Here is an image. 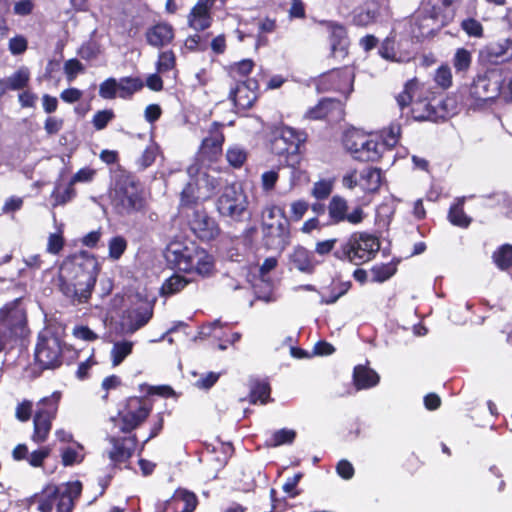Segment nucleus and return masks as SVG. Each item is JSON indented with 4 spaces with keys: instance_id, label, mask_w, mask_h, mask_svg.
<instances>
[{
    "instance_id": "obj_1",
    "label": "nucleus",
    "mask_w": 512,
    "mask_h": 512,
    "mask_svg": "<svg viewBox=\"0 0 512 512\" xmlns=\"http://www.w3.org/2000/svg\"><path fill=\"white\" fill-rule=\"evenodd\" d=\"M97 259L87 253L66 259L59 269L58 287L73 304L89 300L99 274Z\"/></svg>"
},
{
    "instance_id": "obj_2",
    "label": "nucleus",
    "mask_w": 512,
    "mask_h": 512,
    "mask_svg": "<svg viewBox=\"0 0 512 512\" xmlns=\"http://www.w3.org/2000/svg\"><path fill=\"white\" fill-rule=\"evenodd\" d=\"M164 257L170 268L188 274L207 277L214 270L212 255L193 242H171L165 249Z\"/></svg>"
},
{
    "instance_id": "obj_3",
    "label": "nucleus",
    "mask_w": 512,
    "mask_h": 512,
    "mask_svg": "<svg viewBox=\"0 0 512 512\" xmlns=\"http://www.w3.org/2000/svg\"><path fill=\"white\" fill-rule=\"evenodd\" d=\"M427 89L416 78L409 80L397 97L401 110L411 105V115L417 121H437L444 114L436 108L427 96Z\"/></svg>"
},
{
    "instance_id": "obj_4",
    "label": "nucleus",
    "mask_w": 512,
    "mask_h": 512,
    "mask_svg": "<svg viewBox=\"0 0 512 512\" xmlns=\"http://www.w3.org/2000/svg\"><path fill=\"white\" fill-rule=\"evenodd\" d=\"M82 484L79 481L68 482L60 486L49 485L36 496L40 512H72L75 501L80 497Z\"/></svg>"
},
{
    "instance_id": "obj_5",
    "label": "nucleus",
    "mask_w": 512,
    "mask_h": 512,
    "mask_svg": "<svg viewBox=\"0 0 512 512\" xmlns=\"http://www.w3.org/2000/svg\"><path fill=\"white\" fill-rule=\"evenodd\" d=\"M112 203L120 215H131L143 211L146 200L140 183L130 175L121 176L116 181Z\"/></svg>"
},
{
    "instance_id": "obj_6",
    "label": "nucleus",
    "mask_w": 512,
    "mask_h": 512,
    "mask_svg": "<svg viewBox=\"0 0 512 512\" xmlns=\"http://www.w3.org/2000/svg\"><path fill=\"white\" fill-rule=\"evenodd\" d=\"M380 249L379 240L367 233H353L345 243L334 251L339 260L361 265L372 260Z\"/></svg>"
},
{
    "instance_id": "obj_7",
    "label": "nucleus",
    "mask_w": 512,
    "mask_h": 512,
    "mask_svg": "<svg viewBox=\"0 0 512 512\" xmlns=\"http://www.w3.org/2000/svg\"><path fill=\"white\" fill-rule=\"evenodd\" d=\"M218 213L232 222H243L249 219L248 198L241 188L226 187L217 199Z\"/></svg>"
},
{
    "instance_id": "obj_8",
    "label": "nucleus",
    "mask_w": 512,
    "mask_h": 512,
    "mask_svg": "<svg viewBox=\"0 0 512 512\" xmlns=\"http://www.w3.org/2000/svg\"><path fill=\"white\" fill-rule=\"evenodd\" d=\"M151 407L147 400L139 397H132L127 400L124 410L118 413L117 417L111 418L114 427L122 433H130L139 427L150 414Z\"/></svg>"
},
{
    "instance_id": "obj_9",
    "label": "nucleus",
    "mask_w": 512,
    "mask_h": 512,
    "mask_svg": "<svg viewBox=\"0 0 512 512\" xmlns=\"http://www.w3.org/2000/svg\"><path fill=\"white\" fill-rule=\"evenodd\" d=\"M60 393L54 392L51 396L45 397L38 402L37 411L34 416V432L32 440L36 443L46 441L51 430V422L55 417Z\"/></svg>"
},
{
    "instance_id": "obj_10",
    "label": "nucleus",
    "mask_w": 512,
    "mask_h": 512,
    "mask_svg": "<svg viewBox=\"0 0 512 512\" xmlns=\"http://www.w3.org/2000/svg\"><path fill=\"white\" fill-rule=\"evenodd\" d=\"M307 135L303 131L292 127L282 126L276 128L270 139L271 151L279 156L296 155L300 152V147L305 143Z\"/></svg>"
},
{
    "instance_id": "obj_11",
    "label": "nucleus",
    "mask_w": 512,
    "mask_h": 512,
    "mask_svg": "<svg viewBox=\"0 0 512 512\" xmlns=\"http://www.w3.org/2000/svg\"><path fill=\"white\" fill-rule=\"evenodd\" d=\"M35 359L43 369L58 367L62 362L60 339L48 331L41 333L35 348Z\"/></svg>"
},
{
    "instance_id": "obj_12",
    "label": "nucleus",
    "mask_w": 512,
    "mask_h": 512,
    "mask_svg": "<svg viewBox=\"0 0 512 512\" xmlns=\"http://www.w3.org/2000/svg\"><path fill=\"white\" fill-rule=\"evenodd\" d=\"M502 83L503 76L499 70H487L474 79L470 88V95L479 101L494 100L500 96Z\"/></svg>"
},
{
    "instance_id": "obj_13",
    "label": "nucleus",
    "mask_w": 512,
    "mask_h": 512,
    "mask_svg": "<svg viewBox=\"0 0 512 512\" xmlns=\"http://www.w3.org/2000/svg\"><path fill=\"white\" fill-rule=\"evenodd\" d=\"M354 76L351 67L333 69L318 78L316 87L319 92L336 91L347 96L353 90Z\"/></svg>"
},
{
    "instance_id": "obj_14",
    "label": "nucleus",
    "mask_w": 512,
    "mask_h": 512,
    "mask_svg": "<svg viewBox=\"0 0 512 512\" xmlns=\"http://www.w3.org/2000/svg\"><path fill=\"white\" fill-rule=\"evenodd\" d=\"M328 215L331 224H339L348 222L352 225L361 223L365 217V213L361 207H355L349 212V205L345 198L335 195L328 204Z\"/></svg>"
},
{
    "instance_id": "obj_15",
    "label": "nucleus",
    "mask_w": 512,
    "mask_h": 512,
    "mask_svg": "<svg viewBox=\"0 0 512 512\" xmlns=\"http://www.w3.org/2000/svg\"><path fill=\"white\" fill-rule=\"evenodd\" d=\"M26 315L20 307V299L7 304L0 310V328L13 338L22 336L25 329Z\"/></svg>"
},
{
    "instance_id": "obj_16",
    "label": "nucleus",
    "mask_w": 512,
    "mask_h": 512,
    "mask_svg": "<svg viewBox=\"0 0 512 512\" xmlns=\"http://www.w3.org/2000/svg\"><path fill=\"white\" fill-rule=\"evenodd\" d=\"M261 232L263 245L269 250L281 252L289 244L290 232L287 218H280L275 225L262 226Z\"/></svg>"
},
{
    "instance_id": "obj_17",
    "label": "nucleus",
    "mask_w": 512,
    "mask_h": 512,
    "mask_svg": "<svg viewBox=\"0 0 512 512\" xmlns=\"http://www.w3.org/2000/svg\"><path fill=\"white\" fill-rule=\"evenodd\" d=\"M189 225L193 233L201 240L210 241L220 234L216 220L203 209L196 207L189 216Z\"/></svg>"
},
{
    "instance_id": "obj_18",
    "label": "nucleus",
    "mask_w": 512,
    "mask_h": 512,
    "mask_svg": "<svg viewBox=\"0 0 512 512\" xmlns=\"http://www.w3.org/2000/svg\"><path fill=\"white\" fill-rule=\"evenodd\" d=\"M512 58V40L503 39L491 43L479 52V59L483 64L496 65Z\"/></svg>"
},
{
    "instance_id": "obj_19",
    "label": "nucleus",
    "mask_w": 512,
    "mask_h": 512,
    "mask_svg": "<svg viewBox=\"0 0 512 512\" xmlns=\"http://www.w3.org/2000/svg\"><path fill=\"white\" fill-rule=\"evenodd\" d=\"M108 441L112 446L108 451V457L115 464L127 461L132 456L137 444L135 435L125 437L109 436Z\"/></svg>"
},
{
    "instance_id": "obj_20",
    "label": "nucleus",
    "mask_w": 512,
    "mask_h": 512,
    "mask_svg": "<svg viewBox=\"0 0 512 512\" xmlns=\"http://www.w3.org/2000/svg\"><path fill=\"white\" fill-rule=\"evenodd\" d=\"M320 24L325 27L330 35L331 55L334 58H345L348 53L345 27L333 21H321Z\"/></svg>"
},
{
    "instance_id": "obj_21",
    "label": "nucleus",
    "mask_w": 512,
    "mask_h": 512,
    "mask_svg": "<svg viewBox=\"0 0 512 512\" xmlns=\"http://www.w3.org/2000/svg\"><path fill=\"white\" fill-rule=\"evenodd\" d=\"M213 2L211 0H198L188 15V25L196 31L208 29L212 23L210 13Z\"/></svg>"
},
{
    "instance_id": "obj_22",
    "label": "nucleus",
    "mask_w": 512,
    "mask_h": 512,
    "mask_svg": "<svg viewBox=\"0 0 512 512\" xmlns=\"http://www.w3.org/2000/svg\"><path fill=\"white\" fill-rule=\"evenodd\" d=\"M145 36L149 45L155 48H162L173 41L174 29L168 23H157L147 29Z\"/></svg>"
},
{
    "instance_id": "obj_23",
    "label": "nucleus",
    "mask_w": 512,
    "mask_h": 512,
    "mask_svg": "<svg viewBox=\"0 0 512 512\" xmlns=\"http://www.w3.org/2000/svg\"><path fill=\"white\" fill-rule=\"evenodd\" d=\"M223 124L214 122L209 128V135L202 140L201 153L213 158L217 156L221 150L224 142V135L222 133Z\"/></svg>"
},
{
    "instance_id": "obj_24",
    "label": "nucleus",
    "mask_w": 512,
    "mask_h": 512,
    "mask_svg": "<svg viewBox=\"0 0 512 512\" xmlns=\"http://www.w3.org/2000/svg\"><path fill=\"white\" fill-rule=\"evenodd\" d=\"M290 264L298 271L312 274L317 265L312 252L302 246L295 247L289 255Z\"/></svg>"
},
{
    "instance_id": "obj_25",
    "label": "nucleus",
    "mask_w": 512,
    "mask_h": 512,
    "mask_svg": "<svg viewBox=\"0 0 512 512\" xmlns=\"http://www.w3.org/2000/svg\"><path fill=\"white\" fill-rule=\"evenodd\" d=\"M379 380V375L366 366L358 365L354 368L353 381L357 391L374 387Z\"/></svg>"
},
{
    "instance_id": "obj_26",
    "label": "nucleus",
    "mask_w": 512,
    "mask_h": 512,
    "mask_svg": "<svg viewBox=\"0 0 512 512\" xmlns=\"http://www.w3.org/2000/svg\"><path fill=\"white\" fill-rule=\"evenodd\" d=\"M364 142L362 147L357 150L354 158L366 162L377 161L381 157L383 144L370 136H367Z\"/></svg>"
},
{
    "instance_id": "obj_27",
    "label": "nucleus",
    "mask_w": 512,
    "mask_h": 512,
    "mask_svg": "<svg viewBox=\"0 0 512 512\" xmlns=\"http://www.w3.org/2000/svg\"><path fill=\"white\" fill-rule=\"evenodd\" d=\"M381 182V171L377 168L367 167L359 173V187L365 192H376Z\"/></svg>"
},
{
    "instance_id": "obj_28",
    "label": "nucleus",
    "mask_w": 512,
    "mask_h": 512,
    "mask_svg": "<svg viewBox=\"0 0 512 512\" xmlns=\"http://www.w3.org/2000/svg\"><path fill=\"white\" fill-rule=\"evenodd\" d=\"M153 311L151 308H138L130 312L125 324L127 333H134L143 326H145L152 318Z\"/></svg>"
},
{
    "instance_id": "obj_29",
    "label": "nucleus",
    "mask_w": 512,
    "mask_h": 512,
    "mask_svg": "<svg viewBox=\"0 0 512 512\" xmlns=\"http://www.w3.org/2000/svg\"><path fill=\"white\" fill-rule=\"evenodd\" d=\"M171 504L175 509H180V512H193L198 501L194 493L187 490H177L171 499Z\"/></svg>"
},
{
    "instance_id": "obj_30",
    "label": "nucleus",
    "mask_w": 512,
    "mask_h": 512,
    "mask_svg": "<svg viewBox=\"0 0 512 512\" xmlns=\"http://www.w3.org/2000/svg\"><path fill=\"white\" fill-rule=\"evenodd\" d=\"M334 110L341 111V102L332 98H326L319 101L314 108L310 109L308 116L311 119H322L331 114Z\"/></svg>"
},
{
    "instance_id": "obj_31",
    "label": "nucleus",
    "mask_w": 512,
    "mask_h": 512,
    "mask_svg": "<svg viewBox=\"0 0 512 512\" xmlns=\"http://www.w3.org/2000/svg\"><path fill=\"white\" fill-rule=\"evenodd\" d=\"M8 90H22L26 88L30 81V71L27 67H20L9 77L3 79Z\"/></svg>"
},
{
    "instance_id": "obj_32",
    "label": "nucleus",
    "mask_w": 512,
    "mask_h": 512,
    "mask_svg": "<svg viewBox=\"0 0 512 512\" xmlns=\"http://www.w3.org/2000/svg\"><path fill=\"white\" fill-rule=\"evenodd\" d=\"M133 347L134 342L129 340L115 342L110 352L112 365L114 367L120 365L132 353Z\"/></svg>"
},
{
    "instance_id": "obj_33",
    "label": "nucleus",
    "mask_w": 512,
    "mask_h": 512,
    "mask_svg": "<svg viewBox=\"0 0 512 512\" xmlns=\"http://www.w3.org/2000/svg\"><path fill=\"white\" fill-rule=\"evenodd\" d=\"M143 87L139 78L124 77L117 81L118 96L123 99L130 98L135 92Z\"/></svg>"
},
{
    "instance_id": "obj_34",
    "label": "nucleus",
    "mask_w": 512,
    "mask_h": 512,
    "mask_svg": "<svg viewBox=\"0 0 512 512\" xmlns=\"http://www.w3.org/2000/svg\"><path fill=\"white\" fill-rule=\"evenodd\" d=\"M191 279L179 274H174L163 283L161 291L163 295H173L183 290Z\"/></svg>"
},
{
    "instance_id": "obj_35",
    "label": "nucleus",
    "mask_w": 512,
    "mask_h": 512,
    "mask_svg": "<svg viewBox=\"0 0 512 512\" xmlns=\"http://www.w3.org/2000/svg\"><path fill=\"white\" fill-rule=\"evenodd\" d=\"M463 201V199L459 200L450 208L448 218L453 225L466 228L469 226L471 218L463 210Z\"/></svg>"
},
{
    "instance_id": "obj_36",
    "label": "nucleus",
    "mask_w": 512,
    "mask_h": 512,
    "mask_svg": "<svg viewBox=\"0 0 512 512\" xmlns=\"http://www.w3.org/2000/svg\"><path fill=\"white\" fill-rule=\"evenodd\" d=\"M367 136L357 130L347 132L343 139L345 149L355 157L357 150L365 143L364 140Z\"/></svg>"
},
{
    "instance_id": "obj_37",
    "label": "nucleus",
    "mask_w": 512,
    "mask_h": 512,
    "mask_svg": "<svg viewBox=\"0 0 512 512\" xmlns=\"http://www.w3.org/2000/svg\"><path fill=\"white\" fill-rule=\"evenodd\" d=\"M280 218H286L283 208L275 204H267L261 214V227L266 224H274L279 222Z\"/></svg>"
},
{
    "instance_id": "obj_38",
    "label": "nucleus",
    "mask_w": 512,
    "mask_h": 512,
    "mask_svg": "<svg viewBox=\"0 0 512 512\" xmlns=\"http://www.w3.org/2000/svg\"><path fill=\"white\" fill-rule=\"evenodd\" d=\"M493 260L501 270L509 269L512 266V246L505 244L493 254Z\"/></svg>"
},
{
    "instance_id": "obj_39",
    "label": "nucleus",
    "mask_w": 512,
    "mask_h": 512,
    "mask_svg": "<svg viewBox=\"0 0 512 512\" xmlns=\"http://www.w3.org/2000/svg\"><path fill=\"white\" fill-rule=\"evenodd\" d=\"M270 387L266 382H256L250 391V402L255 404L260 401L261 404H266L269 401Z\"/></svg>"
},
{
    "instance_id": "obj_40",
    "label": "nucleus",
    "mask_w": 512,
    "mask_h": 512,
    "mask_svg": "<svg viewBox=\"0 0 512 512\" xmlns=\"http://www.w3.org/2000/svg\"><path fill=\"white\" fill-rule=\"evenodd\" d=\"M73 186L74 185L69 182L67 187L63 190H61L60 187H56L51 194V198L54 200L53 206L64 205L70 202L76 196V191Z\"/></svg>"
},
{
    "instance_id": "obj_41",
    "label": "nucleus",
    "mask_w": 512,
    "mask_h": 512,
    "mask_svg": "<svg viewBox=\"0 0 512 512\" xmlns=\"http://www.w3.org/2000/svg\"><path fill=\"white\" fill-rule=\"evenodd\" d=\"M471 63L472 55L467 49L459 48L456 50L453 57V66L458 73L468 71Z\"/></svg>"
},
{
    "instance_id": "obj_42",
    "label": "nucleus",
    "mask_w": 512,
    "mask_h": 512,
    "mask_svg": "<svg viewBox=\"0 0 512 512\" xmlns=\"http://www.w3.org/2000/svg\"><path fill=\"white\" fill-rule=\"evenodd\" d=\"M176 64V57L173 51L167 50L159 53L156 69L158 73H165L172 70Z\"/></svg>"
},
{
    "instance_id": "obj_43",
    "label": "nucleus",
    "mask_w": 512,
    "mask_h": 512,
    "mask_svg": "<svg viewBox=\"0 0 512 512\" xmlns=\"http://www.w3.org/2000/svg\"><path fill=\"white\" fill-rule=\"evenodd\" d=\"M226 158L231 166L239 168L245 163L247 153L240 146L234 145L227 150Z\"/></svg>"
},
{
    "instance_id": "obj_44",
    "label": "nucleus",
    "mask_w": 512,
    "mask_h": 512,
    "mask_svg": "<svg viewBox=\"0 0 512 512\" xmlns=\"http://www.w3.org/2000/svg\"><path fill=\"white\" fill-rule=\"evenodd\" d=\"M333 190V181L322 179L314 183L311 194L318 200H323L329 197Z\"/></svg>"
},
{
    "instance_id": "obj_45",
    "label": "nucleus",
    "mask_w": 512,
    "mask_h": 512,
    "mask_svg": "<svg viewBox=\"0 0 512 512\" xmlns=\"http://www.w3.org/2000/svg\"><path fill=\"white\" fill-rule=\"evenodd\" d=\"M127 248V241L122 236H115L108 243L109 257L118 260Z\"/></svg>"
},
{
    "instance_id": "obj_46",
    "label": "nucleus",
    "mask_w": 512,
    "mask_h": 512,
    "mask_svg": "<svg viewBox=\"0 0 512 512\" xmlns=\"http://www.w3.org/2000/svg\"><path fill=\"white\" fill-rule=\"evenodd\" d=\"M371 273L374 282L382 283L395 273V268L391 264L375 265L372 267Z\"/></svg>"
},
{
    "instance_id": "obj_47",
    "label": "nucleus",
    "mask_w": 512,
    "mask_h": 512,
    "mask_svg": "<svg viewBox=\"0 0 512 512\" xmlns=\"http://www.w3.org/2000/svg\"><path fill=\"white\" fill-rule=\"evenodd\" d=\"M434 81L442 89H448L452 85V72L448 65H441L435 72Z\"/></svg>"
},
{
    "instance_id": "obj_48",
    "label": "nucleus",
    "mask_w": 512,
    "mask_h": 512,
    "mask_svg": "<svg viewBox=\"0 0 512 512\" xmlns=\"http://www.w3.org/2000/svg\"><path fill=\"white\" fill-rule=\"evenodd\" d=\"M158 150V146L153 143L146 147V149L143 151L142 155L137 161V164L140 167V169L144 170L154 163L158 155Z\"/></svg>"
},
{
    "instance_id": "obj_49",
    "label": "nucleus",
    "mask_w": 512,
    "mask_h": 512,
    "mask_svg": "<svg viewBox=\"0 0 512 512\" xmlns=\"http://www.w3.org/2000/svg\"><path fill=\"white\" fill-rule=\"evenodd\" d=\"M461 28L470 37L481 38L483 36V26L474 18L464 19L461 22Z\"/></svg>"
},
{
    "instance_id": "obj_50",
    "label": "nucleus",
    "mask_w": 512,
    "mask_h": 512,
    "mask_svg": "<svg viewBox=\"0 0 512 512\" xmlns=\"http://www.w3.org/2000/svg\"><path fill=\"white\" fill-rule=\"evenodd\" d=\"M115 114L111 109L100 110L95 113L92 124L96 130H103L114 119Z\"/></svg>"
},
{
    "instance_id": "obj_51",
    "label": "nucleus",
    "mask_w": 512,
    "mask_h": 512,
    "mask_svg": "<svg viewBox=\"0 0 512 512\" xmlns=\"http://www.w3.org/2000/svg\"><path fill=\"white\" fill-rule=\"evenodd\" d=\"M118 94L117 80L108 78L99 86V96L103 99H114Z\"/></svg>"
},
{
    "instance_id": "obj_52",
    "label": "nucleus",
    "mask_w": 512,
    "mask_h": 512,
    "mask_svg": "<svg viewBox=\"0 0 512 512\" xmlns=\"http://www.w3.org/2000/svg\"><path fill=\"white\" fill-rule=\"evenodd\" d=\"M296 432L290 429H280L272 436V446H280L283 444H290L294 441Z\"/></svg>"
},
{
    "instance_id": "obj_53",
    "label": "nucleus",
    "mask_w": 512,
    "mask_h": 512,
    "mask_svg": "<svg viewBox=\"0 0 512 512\" xmlns=\"http://www.w3.org/2000/svg\"><path fill=\"white\" fill-rule=\"evenodd\" d=\"M220 373L208 372L202 374L194 383V386L198 389L208 390L210 389L219 379Z\"/></svg>"
},
{
    "instance_id": "obj_54",
    "label": "nucleus",
    "mask_w": 512,
    "mask_h": 512,
    "mask_svg": "<svg viewBox=\"0 0 512 512\" xmlns=\"http://www.w3.org/2000/svg\"><path fill=\"white\" fill-rule=\"evenodd\" d=\"M197 201L196 187L193 183H188L181 192V205L189 207L196 204Z\"/></svg>"
},
{
    "instance_id": "obj_55",
    "label": "nucleus",
    "mask_w": 512,
    "mask_h": 512,
    "mask_svg": "<svg viewBox=\"0 0 512 512\" xmlns=\"http://www.w3.org/2000/svg\"><path fill=\"white\" fill-rule=\"evenodd\" d=\"M51 449L49 447H43L33 451L28 455L27 461L33 467H40L43 461L50 455Z\"/></svg>"
},
{
    "instance_id": "obj_56",
    "label": "nucleus",
    "mask_w": 512,
    "mask_h": 512,
    "mask_svg": "<svg viewBox=\"0 0 512 512\" xmlns=\"http://www.w3.org/2000/svg\"><path fill=\"white\" fill-rule=\"evenodd\" d=\"M64 71L67 75L68 80L72 81L75 79L77 74L84 71V66L79 60L70 59L66 61L64 64Z\"/></svg>"
},
{
    "instance_id": "obj_57",
    "label": "nucleus",
    "mask_w": 512,
    "mask_h": 512,
    "mask_svg": "<svg viewBox=\"0 0 512 512\" xmlns=\"http://www.w3.org/2000/svg\"><path fill=\"white\" fill-rule=\"evenodd\" d=\"M96 172L94 169L85 167L76 172L70 179L71 184L91 182Z\"/></svg>"
},
{
    "instance_id": "obj_58",
    "label": "nucleus",
    "mask_w": 512,
    "mask_h": 512,
    "mask_svg": "<svg viewBox=\"0 0 512 512\" xmlns=\"http://www.w3.org/2000/svg\"><path fill=\"white\" fill-rule=\"evenodd\" d=\"M279 174L276 170L265 171L261 175V185L264 191H271L278 181Z\"/></svg>"
},
{
    "instance_id": "obj_59",
    "label": "nucleus",
    "mask_w": 512,
    "mask_h": 512,
    "mask_svg": "<svg viewBox=\"0 0 512 512\" xmlns=\"http://www.w3.org/2000/svg\"><path fill=\"white\" fill-rule=\"evenodd\" d=\"M64 246V239L59 233H52L48 237L47 252L58 254Z\"/></svg>"
},
{
    "instance_id": "obj_60",
    "label": "nucleus",
    "mask_w": 512,
    "mask_h": 512,
    "mask_svg": "<svg viewBox=\"0 0 512 512\" xmlns=\"http://www.w3.org/2000/svg\"><path fill=\"white\" fill-rule=\"evenodd\" d=\"M28 43L23 36H16L9 40V50L13 55H20L27 49Z\"/></svg>"
},
{
    "instance_id": "obj_61",
    "label": "nucleus",
    "mask_w": 512,
    "mask_h": 512,
    "mask_svg": "<svg viewBox=\"0 0 512 512\" xmlns=\"http://www.w3.org/2000/svg\"><path fill=\"white\" fill-rule=\"evenodd\" d=\"M308 203L304 200H298L291 204V218L299 221L308 210Z\"/></svg>"
},
{
    "instance_id": "obj_62",
    "label": "nucleus",
    "mask_w": 512,
    "mask_h": 512,
    "mask_svg": "<svg viewBox=\"0 0 512 512\" xmlns=\"http://www.w3.org/2000/svg\"><path fill=\"white\" fill-rule=\"evenodd\" d=\"M64 121L57 117H48L44 123V129L48 135L57 134L63 127Z\"/></svg>"
},
{
    "instance_id": "obj_63",
    "label": "nucleus",
    "mask_w": 512,
    "mask_h": 512,
    "mask_svg": "<svg viewBox=\"0 0 512 512\" xmlns=\"http://www.w3.org/2000/svg\"><path fill=\"white\" fill-rule=\"evenodd\" d=\"M73 335L84 341H94L98 338L97 334L87 326H77L73 329Z\"/></svg>"
},
{
    "instance_id": "obj_64",
    "label": "nucleus",
    "mask_w": 512,
    "mask_h": 512,
    "mask_svg": "<svg viewBox=\"0 0 512 512\" xmlns=\"http://www.w3.org/2000/svg\"><path fill=\"white\" fill-rule=\"evenodd\" d=\"M34 3L32 0H21L14 4L13 11L16 15L27 16L32 13Z\"/></svg>"
}]
</instances>
